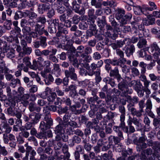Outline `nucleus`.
Here are the masks:
<instances>
[{"label": "nucleus", "mask_w": 160, "mask_h": 160, "mask_svg": "<svg viewBox=\"0 0 160 160\" xmlns=\"http://www.w3.org/2000/svg\"><path fill=\"white\" fill-rule=\"evenodd\" d=\"M120 128V126L119 127L114 126L113 127V130L117 134L119 137L121 139H123L124 138L123 135V132Z\"/></svg>", "instance_id": "c756f323"}, {"label": "nucleus", "mask_w": 160, "mask_h": 160, "mask_svg": "<svg viewBox=\"0 0 160 160\" xmlns=\"http://www.w3.org/2000/svg\"><path fill=\"white\" fill-rule=\"evenodd\" d=\"M91 59V56H89V58H88L87 57L82 59H79V64L82 67H85L87 70H89L90 69V67L89 65V64L87 63L89 62Z\"/></svg>", "instance_id": "4468645a"}, {"label": "nucleus", "mask_w": 160, "mask_h": 160, "mask_svg": "<svg viewBox=\"0 0 160 160\" xmlns=\"http://www.w3.org/2000/svg\"><path fill=\"white\" fill-rule=\"evenodd\" d=\"M125 14V11L121 8H119L116 11V13L115 15L116 18L119 20L123 17V16Z\"/></svg>", "instance_id": "2f4dec72"}, {"label": "nucleus", "mask_w": 160, "mask_h": 160, "mask_svg": "<svg viewBox=\"0 0 160 160\" xmlns=\"http://www.w3.org/2000/svg\"><path fill=\"white\" fill-rule=\"evenodd\" d=\"M27 86L28 88H30L29 89L30 93H33L38 91V86L35 85H32V82H29V83L27 84Z\"/></svg>", "instance_id": "a878e982"}, {"label": "nucleus", "mask_w": 160, "mask_h": 160, "mask_svg": "<svg viewBox=\"0 0 160 160\" xmlns=\"http://www.w3.org/2000/svg\"><path fill=\"white\" fill-rule=\"evenodd\" d=\"M132 105V104H130L128 106V109L131 112V114L133 116L140 118L142 115V112H144L143 110L140 109L139 110H137L135 108L131 107Z\"/></svg>", "instance_id": "6e6552de"}, {"label": "nucleus", "mask_w": 160, "mask_h": 160, "mask_svg": "<svg viewBox=\"0 0 160 160\" xmlns=\"http://www.w3.org/2000/svg\"><path fill=\"white\" fill-rule=\"evenodd\" d=\"M29 98L30 95L28 94H24L22 96L18 94L17 96L14 97L13 100H12V101L11 104H12V106H15L16 103L20 102L24 106L26 107L29 103L28 100Z\"/></svg>", "instance_id": "f03ea898"}, {"label": "nucleus", "mask_w": 160, "mask_h": 160, "mask_svg": "<svg viewBox=\"0 0 160 160\" xmlns=\"http://www.w3.org/2000/svg\"><path fill=\"white\" fill-rule=\"evenodd\" d=\"M27 149L26 154L28 156H29V160H36L35 156L36 154V152L32 148L29 147Z\"/></svg>", "instance_id": "412c9836"}, {"label": "nucleus", "mask_w": 160, "mask_h": 160, "mask_svg": "<svg viewBox=\"0 0 160 160\" xmlns=\"http://www.w3.org/2000/svg\"><path fill=\"white\" fill-rule=\"evenodd\" d=\"M102 19L99 20L98 21V25L101 30H102L106 24L105 17L104 16L102 17Z\"/></svg>", "instance_id": "c03bdc74"}, {"label": "nucleus", "mask_w": 160, "mask_h": 160, "mask_svg": "<svg viewBox=\"0 0 160 160\" xmlns=\"http://www.w3.org/2000/svg\"><path fill=\"white\" fill-rule=\"evenodd\" d=\"M2 51L3 52L2 53L4 54L5 53H6V56L8 58H12L15 56V50L5 43L3 44L2 47Z\"/></svg>", "instance_id": "39448f33"}, {"label": "nucleus", "mask_w": 160, "mask_h": 160, "mask_svg": "<svg viewBox=\"0 0 160 160\" xmlns=\"http://www.w3.org/2000/svg\"><path fill=\"white\" fill-rule=\"evenodd\" d=\"M54 131L56 134H60L62 136L64 135L65 132L68 135H70L73 134L74 129L70 127H64L62 122L61 123H59L56 127Z\"/></svg>", "instance_id": "7ed1b4c3"}, {"label": "nucleus", "mask_w": 160, "mask_h": 160, "mask_svg": "<svg viewBox=\"0 0 160 160\" xmlns=\"http://www.w3.org/2000/svg\"><path fill=\"white\" fill-rule=\"evenodd\" d=\"M79 27L81 29L85 30L88 28V25L85 21H82L79 23Z\"/></svg>", "instance_id": "052dcab7"}, {"label": "nucleus", "mask_w": 160, "mask_h": 160, "mask_svg": "<svg viewBox=\"0 0 160 160\" xmlns=\"http://www.w3.org/2000/svg\"><path fill=\"white\" fill-rule=\"evenodd\" d=\"M70 90V94L71 97L73 98V101H76V98L78 97L76 91L77 87L75 85L72 84L69 86Z\"/></svg>", "instance_id": "2eb2a0df"}, {"label": "nucleus", "mask_w": 160, "mask_h": 160, "mask_svg": "<svg viewBox=\"0 0 160 160\" xmlns=\"http://www.w3.org/2000/svg\"><path fill=\"white\" fill-rule=\"evenodd\" d=\"M138 48L141 49H148V48L146 40L144 38H140L137 43Z\"/></svg>", "instance_id": "a211bd4d"}, {"label": "nucleus", "mask_w": 160, "mask_h": 160, "mask_svg": "<svg viewBox=\"0 0 160 160\" xmlns=\"http://www.w3.org/2000/svg\"><path fill=\"white\" fill-rule=\"evenodd\" d=\"M62 151L64 154L66 158H69L70 156V154L68 152V147L66 144L64 145L62 148Z\"/></svg>", "instance_id": "79ce46f5"}, {"label": "nucleus", "mask_w": 160, "mask_h": 160, "mask_svg": "<svg viewBox=\"0 0 160 160\" xmlns=\"http://www.w3.org/2000/svg\"><path fill=\"white\" fill-rule=\"evenodd\" d=\"M68 33L67 30V28H65L63 29H62L61 31L59 32L58 31L57 33L56 34V35L57 37H61L62 38V40L63 41H67V38L66 35Z\"/></svg>", "instance_id": "aec40b11"}, {"label": "nucleus", "mask_w": 160, "mask_h": 160, "mask_svg": "<svg viewBox=\"0 0 160 160\" xmlns=\"http://www.w3.org/2000/svg\"><path fill=\"white\" fill-rule=\"evenodd\" d=\"M143 9H144L143 5L142 6L135 5L133 7L134 12L136 15H140Z\"/></svg>", "instance_id": "cd10ccee"}, {"label": "nucleus", "mask_w": 160, "mask_h": 160, "mask_svg": "<svg viewBox=\"0 0 160 160\" xmlns=\"http://www.w3.org/2000/svg\"><path fill=\"white\" fill-rule=\"evenodd\" d=\"M108 62L110 63L113 66H120V64H121V62L119 59H107Z\"/></svg>", "instance_id": "a19ab883"}, {"label": "nucleus", "mask_w": 160, "mask_h": 160, "mask_svg": "<svg viewBox=\"0 0 160 160\" xmlns=\"http://www.w3.org/2000/svg\"><path fill=\"white\" fill-rule=\"evenodd\" d=\"M32 31V29L30 27L26 26L23 27L22 29V32L24 35H29L30 34Z\"/></svg>", "instance_id": "de8ad7c7"}, {"label": "nucleus", "mask_w": 160, "mask_h": 160, "mask_svg": "<svg viewBox=\"0 0 160 160\" xmlns=\"http://www.w3.org/2000/svg\"><path fill=\"white\" fill-rule=\"evenodd\" d=\"M147 65L143 62H141L139 63V66L141 68V74H144L146 71V67Z\"/></svg>", "instance_id": "864d4df0"}, {"label": "nucleus", "mask_w": 160, "mask_h": 160, "mask_svg": "<svg viewBox=\"0 0 160 160\" xmlns=\"http://www.w3.org/2000/svg\"><path fill=\"white\" fill-rule=\"evenodd\" d=\"M22 50L23 52H20L19 54V56L22 57L25 54L29 55L32 52V48L27 46L23 48Z\"/></svg>", "instance_id": "393cba45"}, {"label": "nucleus", "mask_w": 160, "mask_h": 160, "mask_svg": "<svg viewBox=\"0 0 160 160\" xmlns=\"http://www.w3.org/2000/svg\"><path fill=\"white\" fill-rule=\"evenodd\" d=\"M99 99V98L97 96H95L90 98L88 102L90 104H94L95 102H97L98 104L99 103V102L100 101H98V100Z\"/></svg>", "instance_id": "bf43d9fd"}, {"label": "nucleus", "mask_w": 160, "mask_h": 160, "mask_svg": "<svg viewBox=\"0 0 160 160\" xmlns=\"http://www.w3.org/2000/svg\"><path fill=\"white\" fill-rule=\"evenodd\" d=\"M8 71V69L6 66L5 62L2 61L0 64V74L6 73Z\"/></svg>", "instance_id": "e433bc0d"}, {"label": "nucleus", "mask_w": 160, "mask_h": 160, "mask_svg": "<svg viewBox=\"0 0 160 160\" xmlns=\"http://www.w3.org/2000/svg\"><path fill=\"white\" fill-rule=\"evenodd\" d=\"M94 10L93 9L91 8L89 9L88 11V18L87 22L91 21V23H94L95 20L96 18V17L94 15Z\"/></svg>", "instance_id": "f3484780"}, {"label": "nucleus", "mask_w": 160, "mask_h": 160, "mask_svg": "<svg viewBox=\"0 0 160 160\" xmlns=\"http://www.w3.org/2000/svg\"><path fill=\"white\" fill-rule=\"evenodd\" d=\"M77 55L80 58L79 60L82 59L87 57L88 58H89V56L86 55V54H84V48L83 46L81 45L78 46L77 49Z\"/></svg>", "instance_id": "9d476101"}, {"label": "nucleus", "mask_w": 160, "mask_h": 160, "mask_svg": "<svg viewBox=\"0 0 160 160\" xmlns=\"http://www.w3.org/2000/svg\"><path fill=\"white\" fill-rule=\"evenodd\" d=\"M148 144L149 146H152L155 150H157L159 149L160 151V149L158 147V144L157 142H153L151 140H148Z\"/></svg>", "instance_id": "37998d69"}, {"label": "nucleus", "mask_w": 160, "mask_h": 160, "mask_svg": "<svg viewBox=\"0 0 160 160\" xmlns=\"http://www.w3.org/2000/svg\"><path fill=\"white\" fill-rule=\"evenodd\" d=\"M102 118V115L100 114L99 116H97L96 118H94L92 119V122H88L87 125L89 128H93L95 126L98 125L99 121V119L100 120Z\"/></svg>", "instance_id": "ddd939ff"}, {"label": "nucleus", "mask_w": 160, "mask_h": 160, "mask_svg": "<svg viewBox=\"0 0 160 160\" xmlns=\"http://www.w3.org/2000/svg\"><path fill=\"white\" fill-rule=\"evenodd\" d=\"M11 35L8 39V41L11 42H14L15 43L18 44L19 43V42L18 39V34L14 30H12L11 31Z\"/></svg>", "instance_id": "f8f14e48"}, {"label": "nucleus", "mask_w": 160, "mask_h": 160, "mask_svg": "<svg viewBox=\"0 0 160 160\" xmlns=\"http://www.w3.org/2000/svg\"><path fill=\"white\" fill-rule=\"evenodd\" d=\"M150 35V33L148 29H145L141 32H139L138 36L140 38L143 37H149Z\"/></svg>", "instance_id": "72a5a7b5"}, {"label": "nucleus", "mask_w": 160, "mask_h": 160, "mask_svg": "<svg viewBox=\"0 0 160 160\" xmlns=\"http://www.w3.org/2000/svg\"><path fill=\"white\" fill-rule=\"evenodd\" d=\"M152 152V150L150 148H148L146 150H144L143 151V152L142 153V158L143 159H145L146 158L145 154L147 155H151Z\"/></svg>", "instance_id": "09e8293b"}, {"label": "nucleus", "mask_w": 160, "mask_h": 160, "mask_svg": "<svg viewBox=\"0 0 160 160\" xmlns=\"http://www.w3.org/2000/svg\"><path fill=\"white\" fill-rule=\"evenodd\" d=\"M135 51V47L133 44H132L127 48L125 52L127 56L129 57L131 55H133V53Z\"/></svg>", "instance_id": "5701e85b"}, {"label": "nucleus", "mask_w": 160, "mask_h": 160, "mask_svg": "<svg viewBox=\"0 0 160 160\" xmlns=\"http://www.w3.org/2000/svg\"><path fill=\"white\" fill-rule=\"evenodd\" d=\"M118 89L122 92V93L126 96L128 93L129 89L128 85L124 80L119 82L118 84Z\"/></svg>", "instance_id": "0eeeda50"}, {"label": "nucleus", "mask_w": 160, "mask_h": 160, "mask_svg": "<svg viewBox=\"0 0 160 160\" xmlns=\"http://www.w3.org/2000/svg\"><path fill=\"white\" fill-rule=\"evenodd\" d=\"M48 31L51 33H55L57 29L52 24L50 25L48 28Z\"/></svg>", "instance_id": "69168bd1"}, {"label": "nucleus", "mask_w": 160, "mask_h": 160, "mask_svg": "<svg viewBox=\"0 0 160 160\" xmlns=\"http://www.w3.org/2000/svg\"><path fill=\"white\" fill-rule=\"evenodd\" d=\"M125 81L128 82H128V84L129 87H134V88L135 87L137 83V81L135 80L131 81V78L127 76L125 77Z\"/></svg>", "instance_id": "c9c22d12"}, {"label": "nucleus", "mask_w": 160, "mask_h": 160, "mask_svg": "<svg viewBox=\"0 0 160 160\" xmlns=\"http://www.w3.org/2000/svg\"><path fill=\"white\" fill-rule=\"evenodd\" d=\"M125 120H120L121 123L120 124V127L122 128L123 131L127 133H129V127L125 126V123L124 122Z\"/></svg>", "instance_id": "ea45409f"}, {"label": "nucleus", "mask_w": 160, "mask_h": 160, "mask_svg": "<svg viewBox=\"0 0 160 160\" xmlns=\"http://www.w3.org/2000/svg\"><path fill=\"white\" fill-rule=\"evenodd\" d=\"M109 75L110 77H115L119 80L122 78L121 75L119 74L118 67H115L113 69H112L110 72Z\"/></svg>", "instance_id": "6ab92c4d"}, {"label": "nucleus", "mask_w": 160, "mask_h": 160, "mask_svg": "<svg viewBox=\"0 0 160 160\" xmlns=\"http://www.w3.org/2000/svg\"><path fill=\"white\" fill-rule=\"evenodd\" d=\"M147 147V144L145 142H137L136 148L137 151L140 152L141 150H143Z\"/></svg>", "instance_id": "f704fd0d"}, {"label": "nucleus", "mask_w": 160, "mask_h": 160, "mask_svg": "<svg viewBox=\"0 0 160 160\" xmlns=\"http://www.w3.org/2000/svg\"><path fill=\"white\" fill-rule=\"evenodd\" d=\"M113 154L112 152L109 151L108 153H105L101 156V158L104 160H108L109 158L112 157Z\"/></svg>", "instance_id": "8fccbe9b"}, {"label": "nucleus", "mask_w": 160, "mask_h": 160, "mask_svg": "<svg viewBox=\"0 0 160 160\" xmlns=\"http://www.w3.org/2000/svg\"><path fill=\"white\" fill-rule=\"evenodd\" d=\"M40 40V45L42 48H44L47 45V44L46 42L47 38L45 37L40 36L39 37Z\"/></svg>", "instance_id": "49530a36"}, {"label": "nucleus", "mask_w": 160, "mask_h": 160, "mask_svg": "<svg viewBox=\"0 0 160 160\" xmlns=\"http://www.w3.org/2000/svg\"><path fill=\"white\" fill-rule=\"evenodd\" d=\"M120 128V126L119 127L114 126L113 127V130L117 134L119 137L121 139H123L124 138L123 135V132Z\"/></svg>", "instance_id": "c85d7f7f"}, {"label": "nucleus", "mask_w": 160, "mask_h": 160, "mask_svg": "<svg viewBox=\"0 0 160 160\" xmlns=\"http://www.w3.org/2000/svg\"><path fill=\"white\" fill-rule=\"evenodd\" d=\"M119 109L120 112L121 113L120 116V120H125V109L124 107L122 105L120 106Z\"/></svg>", "instance_id": "4c0bfd02"}, {"label": "nucleus", "mask_w": 160, "mask_h": 160, "mask_svg": "<svg viewBox=\"0 0 160 160\" xmlns=\"http://www.w3.org/2000/svg\"><path fill=\"white\" fill-rule=\"evenodd\" d=\"M62 102L65 103L68 106H70L71 104V101L70 99L67 97L62 98Z\"/></svg>", "instance_id": "338daca9"}, {"label": "nucleus", "mask_w": 160, "mask_h": 160, "mask_svg": "<svg viewBox=\"0 0 160 160\" xmlns=\"http://www.w3.org/2000/svg\"><path fill=\"white\" fill-rule=\"evenodd\" d=\"M57 38H54L53 40V42L55 44H57L59 46L61 45V44L64 43L63 42L65 41H63L62 40V38L61 37H57Z\"/></svg>", "instance_id": "a18cd8bd"}, {"label": "nucleus", "mask_w": 160, "mask_h": 160, "mask_svg": "<svg viewBox=\"0 0 160 160\" xmlns=\"http://www.w3.org/2000/svg\"><path fill=\"white\" fill-rule=\"evenodd\" d=\"M111 143H109L107 141H106V143L102 146V150L103 151H106L110 148L111 146Z\"/></svg>", "instance_id": "774afa93"}, {"label": "nucleus", "mask_w": 160, "mask_h": 160, "mask_svg": "<svg viewBox=\"0 0 160 160\" xmlns=\"http://www.w3.org/2000/svg\"><path fill=\"white\" fill-rule=\"evenodd\" d=\"M25 14L24 12H22L21 11H18L15 13L14 18L15 20H17L20 18L24 16Z\"/></svg>", "instance_id": "e2e57ef3"}, {"label": "nucleus", "mask_w": 160, "mask_h": 160, "mask_svg": "<svg viewBox=\"0 0 160 160\" xmlns=\"http://www.w3.org/2000/svg\"><path fill=\"white\" fill-rule=\"evenodd\" d=\"M159 46L158 45L156 42H154L150 45V48L152 52H157L158 51Z\"/></svg>", "instance_id": "6e6d98bb"}, {"label": "nucleus", "mask_w": 160, "mask_h": 160, "mask_svg": "<svg viewBox=\"0 0 160 160\" xmlns=\"http://www.w3.org/2000/svg\"><path fill=\"white\" fill-rule=\"evenodd\" d=\"M44 116V120L46 122V123L43 121H41L40 125L39 128L42 132H44L46 130L49 129L52 125L53 120L51 118V115L48 114Z\"/></svg>", "instance_id": "20e7f679"}, {"label": "nucleus", "mask_w": 160, "mask_h": 160, "mask_svg": "<svg viewBox=\"0 0 160 160\" xmlns=\"http://www.w3.org/2000/svg\"><path fill=\"white\" fill-rule=\"evenodd\" d=\"M64 73L66 77H69L71 79L75 81L77 79V76L75 72V69L72 66L69 67L68 70H65Z\"/></svg>", "instance_id": "423d86ee"}, {"label": "nucleus", "mask_w": 160, "mask_h": 160, "mask_svg": "<svg viewBox=\"0 0 160 160\" xmlns=\"http://www.w3.org/2000/svg\"><path fill=\"white\" fill-rule=\"evenodd\" d=\"M114 4L115 3L113 1H109L108 0L106 1H103L102 2V5L105 6L114 7L115 6Z\"/></svg>", "instance_id": "0e129e2a"}, {"label": "nucleus", "mask_w": 160, "mask_h": 160, "mask_svg": "<svg viewBox=\"0 0 160 160\" xmlns=\"http://www.w3.org/2000/svg\"><path fill=\"white\" fill-rule=\"evenodd\" d=\"M69 59L70 62L75 67H78L79 63L76 58L72 56H69Z\"/></svg>", "instance_id": "58836bf2"}, {"label": "nucleus", "mask_w": 160, "mask_h": 160, "mask_svg": "<svg viewBox=\"0 0 160 160\" xmlns=\"http://www.w3.org/2000/svg\"><path fill=\"white\" fill-rule=\"evenodd\" d=\"M57 97V94L55 92H51L50 95L47 97V100L50 102H53Z\"/></svg>", "instance_id": "5fc2aeb1"}, {"label": "nucleus", "mask_w": 160, "mask_h": 160, "mask_svg": "<svg viewBox=\"0 0 160 160\" xmlns=\"http://www.w3.org/2000/svg\"><path fill=\"white\" fill-rule=\"evenodd\" d=\"M35 23V22L29 21L26 19H22L20 22L21 26L22 27L28 26L29 24L31 26H33L34 25Z\"/></svg>", "instance_id": "bb28decb"}, {"label": "nucleus", "mask_w": 160, "mask_h": 160, "mask_svg": "<svg viewBox=\"0 0 160 160\" xmlns=\"http://www.w3.org/2000/svg\"><path fill=\"white\" fill-rule=\"evenodd\" d=\"M25 15L26 16H28L31 19L36 18L37 15L36 14L33 12H29L28 11H26L25 12H24Z\"/></svg>", "instance_id": "4d7b16f0"}, {"label": "nucleus", "mask_w": 160, "mask_h": 160, "mask_svg": "<svg viewBox=\"0 0 160 160\" xmlns=\"http://www.w3.org/2000/svg\"><path fill=\"white\" fill-rule=\"evenodd\" d=\"M28 109L31 112L36 111L39 113L41 110V108L37 106L35 103L30 102L29 104Z\"/></svg>", "instance_id": "4be33fe9"}, {"label": "nucleus", "mask_w": 160, "mask_h": 160, "mask_svg": "<svg viewBox=\"0 0 160 160\" xmlns=\"http://www.w3.org/2000/svg\"><path fill=\"white\" fill-rule=\"evenodd\" d=\"M111 22V24L112 27L116 30H118L120 29V25L118 24L117 22L114 20L110 21Z\"/></svg>", "instance_id": "680f3d73"}, {"label": "nucleus", "mask_w": 160, "mask_h": 160, "mask_svg": "<svg viewBox=\"0 0 160 160\" xmlns=\"http://www.w3.org/2000/svg\"><path fill=\"white\" fill-rule=\"evenodd\" d=\"M129 38H125L123 41L121 40H117L115 43H112L111 47L113 49H118V48H122L125 43V42L127 41H129Z\"/></svg>", "instance_id": "9b49d317"}, {"label": "nucleus", "mask_w": 160, "mask_h": 160, "mask_svg": "<svg viewBox=\"0 0 160 160\" xmlns=\"http://www.w3.org/2000/svg\"><path fill=\"white\" fill-rule=\"evenodd\" d=\"M12 128L9 124H8L7 122H2V126L0 128V130L2 131V132H5V133H9L11 132Z\"/></svg>", "instance_id": "dca6fc26"}, {"label": "nucleus", "mask_w": 160, "mask_h": 160, "mask_svg": "<svg viewBox=\"0 0 160 160\" xmlns=\"http://www.w3.org/2000/svg\"><path fill=\"white\" fill-rule=\"evenodd\" d=\"M50 6L46 4H42L41 6H40L39 9H41V13H43L44 12L47 11L50 9Z\"/></svg>", "instance_id": "13d9d810"}, {"label": "nucleus", "mask_w": 160, "mask_h": 160, "mask_svg": "<svg viewBox=\"0 0 160 160\" xmlns=\"http://www.w3.org/2000/svg\"><path fill=\"white\" fill-rule=\"evenodd\" d=\"M44 76V75H43V76L45 78L44 81L45 84L47 85H49L53 82L54 78L51 74H49L46 77H45Z\"/></svg>", "instance_id": "473e14b6"}, {"label": "nucleus", "mask_w": 160, "mask_h": 160, "mask_svg": "<svg viewBox=\"0 0 160 160\" xmlns=\"http://www.w3.org/2000/svg\"><path fill=\"white\" fill-rule=\"evenodd\" d=\"M20 80L18 78H12L11 80L10 86L13 88H15L18 84H20Z\"/></svg>", "instance_id": "3c124183"}, {"label": "nucleus", "mask_w": 160, "mask_h": 160, "mask_svg": "<svg viewBox=\"0 0 160 160\" xmlns=\"http://www.w3.org/2000/svg\"><path fill=\"white\" fill-rule=\"evenodd\" d=\"M75 117L73 113L67 112L65 113L63 118L62 124L64 127H69L76 128L78 125L76 122L74 121Z\"/></svg>", "instance_id": "f257e3e1"}, {"label": "nucleus", "mask_w": 160, "mask_h": 160, "mask_svg": "<svg viewBox=\"0 0 160 160\" xmlns=\"http://www.w3.org/2000/svg\"><path fill=\"white\" fill-rule=\"evenodd\" d=\"M42 114L39 113H32L29 115L31 122L33 124L37 123L39 121Z\"/></svg>", "instance_id": "1a4fd4ad"}, {"label": "nucleus", "mask_w": 160, "mask_h": 160, "mask_svg": "<svg viewBox=\"0 0 160 160\" xmlns=\"http://www.w3.org/2000/svg\"><path fill=\"white\" fill-rule=\"evenodd\" d=\"M107 36L112 38L113 40H115L118 36V34L117 32H115L114 31H107L106 33Z\"/></svg>", "instance_id": "7c9ffc66"}, {"label": "nucleus", "mask_w": 160, "mask_h": 160, "mask_svg": "<svg viewBox=\"0 0 160 160\" xmlns=\"http://www.w3.org/2000/svg\"><path fill=\"white\" fill-rule=\"evenodd\" d=\"M126 62L124 63H122L120 64V66L122 68V72L125 73H127L129 72L130 68L128 66H127L125 64Z\"/></svg>", "instance_id": "603ef678"}, {"label": "nucleus", "mask_w": 160, "mask_h": 160, "mask_svg": "<svg viewBox=\"0 0 160 160\" xmlns=\"http://www.w3.org/2000/svg\"><path fill=\"white\" fill-rule=\"evenodd\" d=\"M116 52L117 54L120 57V60L122 63L126 62V59L124 58V53L120 49H116Z\"/></svg>", "instance_id": "b1692460"}]
</instances>
